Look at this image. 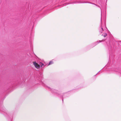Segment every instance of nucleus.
Returning <instances> with one entry per match:
<instances>
[{"label":"nucleus","instance_id":"7ed1b4c3","mask_svg":"<svg viewBox=\"0 0 121 121\" xmlns=\"http://www.w3.org/2000/svg\"><path fill=\"white\" fill-rule=\"evenodd\" d=\"M52 92V93H56V94H58V91L56 90H55V89H52L51 90Z\"/></svg>","mask_w":121,"mask_h":121},{"label":"nucleus","instance_id":"0eeeda50","mask_svg":"<svg viewBox=\"0 0 121 121\" xmlns=\"http://www.w3.org/2000/svg\"><path fill=\"white\" fill-rule=\"evenodd\" d=\"M78 3H87V2H84V1L83 2H78Z\"/></svg>","mask_w":121,"mask_h":121},{"label":"nucleus","instance_id":"f03ea898","mask_svg":"<svg viewBox=\"0 0 121 121\" xmlns=\"http://www.w3.org/2000/svg\"><path fill=\"white\" fill-rule=\"evenodd\" d=\"M102 14L101 13V15ZM101 29L100 30L99 32L100 33H102L103 32V31L104 30L103 27L102 26V17L101 16Z\"/></svg>","mask_w":121,"mask_h":121},{"label":"nucleus","instance_id":"423d86ee","mask_svg":"<svg viewBox=\"0 0 121 121\" xmlns=\"http://www.w3.org/2000/svg\"><path fill=\"white\" fill-rule=\"evenodd\" d=\"M53 63V62L52 61H51L49 62L48 65L52 64Z\"/></svg>","mask_w":121,"mask_h":121},{"label":"nucleus","instance_id":"39448f33","mask_svg":"<svg viewBox=\"0 0 121 121\" xmlns=\"http://www.w3.org/2000/svg\"><path fill=\"white\" fill-rule=\"evenodd\" d=\"M102 35V36L103 35L104 37H105L107 36V33H104Z\"/></svg>","mask_w":121,"mask_h":121},{"label":"nucleus","instance_id":"6e6552de","mask_svg":"<svg viewBox=\"0 0 121 121\" xmlns=\"http://www.w3.org/2000/svg\"><path fill=\"white\" fill-rule=\"evenodd\" d=\"M42 85L43 86H46V85L43 83V84H42Z\"/></svg>","mask_w":121,"mask_h":121},{"label":"nucleus","instance_id":"20e7f679","mask_svg":"<svg viewBox=\"0 0 121 121\" xmlns=\"http://www.w3.org/2000/svg\"><path fill=\"white\" fill-rule=\"evenodd\" d=\"M104 41H105V40H102L101 41L99 40V42H97L96 43H95L96 44L95 45H96L98 44V43H99L102 42H103Z\"/></svg>","mask_w":121,"mask_h":121},{"label":"nucleus","instance_id":"1a4fd4ad","mask_svg":"<svg viewBox=\"0 0 121 121\" xmlns=\"http://www.w3.org/2000/svg\"><path fill=\"white\" fill-rule=\"evenodd\" d=\"M43 65V64H42V65L41 66H42Z\"/></svg>","mask_w":121,"mask_h":121},{"label":"nucleus","instance_id":"f257e3e1","mask_svg":"<svg viewBox=\"0 0 121 121\" xmlns=\"http://www.w3.org/2000/svg\"><path fill=\"white\" fill-rule=\"evenodd\" d=\"M33 64L36 68L38 69L40 68V65L35 62H34Z\"/></svg>","mask_w":121,"mask_h":121},{"label":"nucleus","instance_id":"9d476101","mask_svg":"<svg viewBox=\"0 0 121 121\" xmlns=\"http://www.w3.org/2000/svg\"><path fill=\"white\" fill-rule=\"evenodd\" d=\"M62 101H63V99H62Z\"/></svg>","mask_w":121,"mask_h":121}]
</instances>
